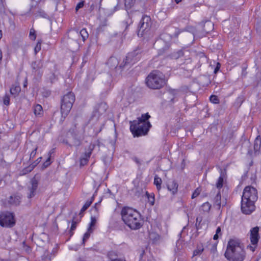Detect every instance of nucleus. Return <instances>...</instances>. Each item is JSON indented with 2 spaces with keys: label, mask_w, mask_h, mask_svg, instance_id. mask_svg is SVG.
Listing matches in <instances>:
<instances>
[{
  "label": "nucleus",
  "mask_w": 261,
  "mask_h": 261,
  "mask_svg": "<svg viewBox=\"0 0 261 261\" xmlns=\"http://www.w3.org/2000/svg\"><path fill=\"white\" fill-rule=\"evenodd\" d=\"M20 90H21V89L19 86L12 87L10 89V93L14 97H15L16 96H17L18 95Z\"/></svg>",
  "instance_id": "obj_29"
},
{
  "label": "nucleus",
  "mask_w": 261,
  "mask_h": 261,
  "mask_svg": "<svg viewBox=\"0 0 261 261\" xmlns=\"http://www.w3.org/2000/svg\"><path fill=\"white\" fill-rule=\"evenodd\" d=\"M34 167V166H29L24 168L21 171V175H25L30 172L33 169Z\"/></svg>",
  "instance_id": "obj_39"
},
{
  "label": "nucleus",
  "mask_w": 261,
  "mask_h": 261,
  "mask_svg": "<svg viewBox=\"0 0 261 261\" xmlns=\"http://www.w3.org/2000/svg\"><path fill=\"white\" fill-rule=\"evenodd\" d=\"M218 238H219V235L216 233L214 236V237H213L214 240H217Z\"/></svg>",
  "instance_id": "obj_63"
},
{
  "label": "nucleus",
  "mask_w": 261,
  "mask_h": 261,
  "mask_svg": "<svg viewBox=\"0 0 261 261\" xmlns=\"http://www.w3.org/2000/svg\"><path fill=\"white\" fill-rule=\"evenodd\" d=\"M89 5H90V9L91 10H93L95 8V7H96V6L92 2L91 3H91H89Z\"/></svg>",
  "instance_id": "obj_59"
},
{
  "label": "nucleus",
  "mask_w": 261,
  "mask_h": 261,
  "mask_svg": "<svg viewBox=\"0 0 261 261\" xmlns=\"http://www.w3.org/2000/svg\"><path fill=\"white\" fill-rule=\"evenodd\" d=\"M149 237L151 239L153 240L154 242H156L160 239V236L155 233H151L149 234Z\"/></svg>",
  "instance_id": "obj_41"
},
{
  "label": "nucleus",
  "mask_w": 261,
  "mask_h": 261,
  "mask_svg": "<svg viewBox=\"0 0 261 261\" xmlns=\"http://www.w3.org/2000/svg\"><path fill=\"white\" fill-rule=\"evenodd\" d=\"M146 195L148 196V200H149V202L150 204L151 205H153L154 204V196H149V194L147 193H146Z\"/></svg>",
  "instance_id": "obj_49"
},
{
  "label": "nucleus",
  "mask_w": 261,
  "mask_h": 261,
  "mask_svg": "<svg viewBox=\"0 0 261 261\" xmlns=\"http://www.w3.org/2000/svg\"><path fill=\"white\" fill-rule=\"evenodd\" d=\"M125 7L127 9H130L135 4L136 0H124Z\"/></svg>",
  "instance_id": "obj_36"
},
{
  "label": "nucleus",
  "mask_w": 261,
  "mask_h": 261,
  "mask_svg": "<svg viewBox=\"0 0 261 261\" xmlns=\"http://www.w3.org/2000/svg\"><path fill=\"white\" fill-rule=\"evenodd\" d=\"M202 78L203 80H205L206 81V83L205 84H204V85H208L209 84L211 83V81H210V78H209V77L208 76H207V75H203L202 76Z\"/></svg>",
  "instance_id": "obj_55"
},
{
  "label": "nucleus",
  "mask_w": 261,
  "mask_h": 261,
  "mask_svg": "<svg viewBox=\"0 0 261 261\" xmlns=\"http://www.w3.org/2000/svg\"><path fill=\"white\" fill-rule=\"evenodd\" d=\"M118 61L117 59L114 57H111L108 61L107 64L111 68H115L118 65Z\"/></svg>",
  "instance_id": "obj_21"
},
{
  "label": "nucleus",
  "mask_w": 261,
  "mask_h": 261,
  "mask_svg": "<svg viewBox=\"0 0 261 261\" xmlns=\"http://www.w3.org/2000/svg\"><path fill=\"white\" fill-rule=\"evenodd\" d=\"M71 138L69 139L68 141H67L66 143L68 144L69 142L70 143L69 144L70 146H79L81 145L82 141L83 140V138L81 135L79 134V133H76L75 132H73L71 133Z\"/></svg>",
  "instance_id": "obj_11"
},
{
  "label": "nucleus",
  "mask_w": 261,
  "mask_h": 261,
  "mask_svg": "<svg viewBox=\"0 0 261 261\" xmlns=\"http://www.w3.org/2000/svg\"><path fill=\"white\" fill-rule=\"evenodd\" d=\"M84 5V1H82V2H81L80 3H79L76 7H75V10L76 11H78L79 9L82 8V7H83Z\"/></svg>",
  "instance_id": "obj_52"
},
{
  "label": "nucleus",
  "mask_w": 261,
  "mask_h": 261,
  "mask_svg": "<svg viewBox=\"0 0 261 261\" xmlns=\"http://www.w3.org/2000/svg\"><path fill=\"white\" fill-rule=\"evenodd\" d=\"M187 30L188 31V32H191L193 35V36L194 37L195 35V29L192 27H188L187 29Z\"/></svg>",
  "instance_id": "obj_56"
},
{
  "label": "nucleus",
  "mask_w": 261,
  "mask_h": 261,
  "mask_svg": "<svg viewBox=\"0 0 261 261\" xmlns=\"http://www.w3.org/2000/svg\"><path fill=\"white\" fill-rule=\"evenodd\" d=\"M245 96L244 94L240 95L236 99L235 101V105L237 107H240L245 100Z\"/></svg>",
  "instance_id": "obj_32"
},
{
  "label": "nucleus",
  "mask_w": 261,
  "mask_h": 261,
  "mask_svg": "<svg viewBox=\"0 0 261 261\" xmlns=\"http://www.w3.org/2000/svg\"><path fill=\"white\" fill-rule=\"evenodd\" d=\"M21 196L18 194H14L10 196L8 202L9 203L15 205L17 206L19 205L20 203Z\"/></svg>",
  "instance_id": "obj_17"
},
{
  "label": "nucleus",
  "mask_w": 261,
  "mask_h": 261,
  "mask_svg": "<svg viewBox=\"0 0 261 261\" xmlns=\"http://www.w3.org/2000/svg\"><path fill=\"white\" fill-rule=\"evenodd\" d=\"M78 35H80L82 37L83 41H85L86 39L88 37L89 34L86 29H83L80 32V34L76 32Z\"/></svg>",
  "instance_id": "obj_31"
},
{
  "label": "nucleus",
  "mask_w": 261,
  "mask_h": 261,
  "mask_svg": "<svg viewBox=\"0 0 261 261\" xmlns=\"http://www.w3.org/2000/svg\"><path fill=\"white\" fill-rule=\"evenodd\" d=\"M220 176H219L216 183V187L219 189H221L223 187L224 184V179L226 175L225 170H223L222 169H220Z\"/></svg>",
  "instance_id": "obj_19"
},
{
  "label": "nucleus",
  "mask_w": 261,
  "mask_h": 261,
  "mask_svg": "<svg viewBox=\"0 0 261 261\" xmlns=\"http://www.w3.org/2000/svg\"><path fill=\"white\" fill-rule=\"evenodd\" d=\"M202 221V217L201 216H198L196 218L195 226L197 230L201 228V222Z\"/></svg>",
  "instance_id": "obj_38"
},
{
  "label": "nucleus",
  "mask_w": 261,
  "mask_h": 261,
  "mask_svg": "<svg viewBox=\"0 0 261 261\" xmlns=\"http://www.w3.org/2000/svg\"><path fill=\"white\" fill-rule=\"evenodd\" d=\"M221 227H218L217 229H216V233L217 234H220V235H221Z\"/></svg>",
  "instance_id": "obj_58"
},
{
  "label": "nucleus",
  "mask_w": 261,
  "mask_h": 261,
  "mask_svg": "<svg viewBox=\"0 0 261 261\" xmlns=\"http://www.w3.org/2000/svg\"><path fill=\"white\" fill-rule=\"evenodd\" d=\"M146 84L150 89H159L165 84V76L159 71H153L147 76Z\"/></svg>",
  "instance_id": "obj_4"
},
{
  "label": "nucleus",
  "mask_w": 261,
  "mask_h": 261,
  "mask_svg": "<svg viewBox=\"0 0 261 261\" xmlns=\"http://www.w3.org/2000/svg\"><path fill=\"white\" fill-rule=\"evenodd\" d=\"M16 223L13 213L6 211L0 213V225L4 227L11 228Z\"/></svg>",
  "instance_id": "obj_8"
},
{
  "label": "nucleus",
  "mask_w": 261,
  "mask_h": 261,
  "mask_svg": "<svg viewBox=\"0 0 261 261\" xmlns=\"http://www.w3.org/2000/svg\"><path fill=\"white\" fill-rule=\"evenodd\" d=\"M43 66V63L41 60H38L35 61H34L31 64V67L33 70L35 72L39 71L40 69L42 68Z\"/></svg>",
  "instance_id": "obj_20"
},
{
  "label": "nucleus",
  "mask_w": 261,
  "mask_h": 261,
  "mask_svg": "<svg viewBox=\"0 0 261 261\" xmlns=\"http://www.w3.org/2000/svg\"><path fill=\"white\" fill-rule=\"evenodd\" d=\"M224 255L229 261H243L245 258V251L239 241L232 239L228 243Z\"/></svg>",
  "instance_id": "obj_3"
},
{
  "label": "nucleus",
  "mask_w": 261,
  "mask_h": 261,
  "mask_svg": "<svg viewBox=\"0 0 261 261\" xmlns=\"http://www.w3.org/2000/svg\"><path fill=\"white\" fill-rule=\"evenodd\" d=\"M121 215L123 221L130 229H138L142 226L141 216L137 211L129 207H124L121 210Z\"/></svg>",
  "instance_id": "obj_2"
},
{
  "label": "nucleus",
  "mask_w": 261,
  "mask_h": 261,
  "mask_svg": "<svg viewBox=\"0 0 261 261\" xmlns=\"http://www.w3.org/2000/svg\"><path fill=\"white\" fill-rule=\"evenodd\" d=\"M37 150V147H36L30 153V159L34 158L36 154V151Z\"/></svg>",
  "instance_id": "obj_57"
},
{
  "label": "nucleus",
  "mask_w": 261,
  "mask_h": 261,
  "mask_svg": "<svg viewBox=\"0 0 261 261\" xmlns=\"http://www.w3.org/2000/svg\"><path fill=\"white\" fill-rule=\"evenodd\" d=\"M31 186L28 187L29 193H28V198L31 199L35 196L36 192L38 186V181L35 177L32 179Z\"/></svg>",
  "instance_id": "obj_14"
},
{
  "label": "nucleus",
  "mask_w": 261,
  "mask_h": 261,
  "mask_svg": "<svg viewBox=\"0 0 261 261\" xmlns=\"http://www.w3.org/2000/svg\"><path fill=\"white\" fill-rule=\"evenodd\" d=\"M226 204V199L221 200V196L220 191L218 192L214 199V206L217 209L220 210L221 207H224Z\"/></svg>",
  "instance_id": "obj_15"
},
{
  "label": "nucleus",
  "mask_w": 261,
  "mask_h": 261,
  "mask_svg": "<svg viewBox=\"0 0 261 261\" xmlns=\"http://www.w3.org/2000/svg\"><path fill=\"white\" fill-rule=\"evenodd\" d=\"M210 100L211 102L217 104L219 103V99L218 98L217 96L215 95H212L210 97Z\"/></svg>",
  "instance_id": "obj_40"
},
{
  "label": "nucleus",
  "mask_w": 261,
  "mask_h": 261,
  "mask_svg": "<svg viewBox=\"0 0 261 261\" xmlns=\"http://www.w3.org/2000/svg\"><path fill=\"white\" fill-rule=\"evenodd\" d=\"M178 184L174 179H170L168 181L167 187L168 190L172 192L173 194L176 193L178 189Z\"/></svg>",
  "instance_id": "obj_16"
},
{
  "label": "nucleus",
  "mask_w": 261,
  "mask_h": 261,
  "mask_svg": "<svg viewBox=\"0 0 261 261\" xmlns=\"http://www.w3.org/2000/svg\"><path fill=\"white\" fill-rule=\"evenodd\" d=\"M221 67V64L219 62H217L216 66L214 69V72L215 74H216L220 70Z\"/></svg>",
  "instance_id": "obj_54"
},
{
  "label": "nucleus",
  "mask_w": 261,
  "mask_h": 261,
  "mask_svg": "<svg viewBox=\"0 0 261 261\" xmlns=\"http://www.w3.org/2000/svg\"><path fill=\"white\" fill-rule=\"evenodd\" d=\"M150 118V116L148 113L142 114L140 117L138 118L137 120H134L132 123H137L138 124H145L146 123H150L148 119Z\"/></svg>",
  "instance_id": "obj_18"
},
{
  "label": "nucleus",
  "mask_w": 261,
  "mask_h": 261,
  "mask_svg": "<svg viewBox=\"0 0 261 261\" xmlns=\"http://www.w3.org/2000/svg\"><path fill=\"white\" fill-rule=\"evenodd\" d=\"M50 164V158L48 157L46 161L43 164V166L44 168H47Z\"/></svg>",
  "instance_id": "obj_51"
},
{
  "label": "nucleus",
  "mask_w": 261,
  "mask_h": 261,
  "mask_svg": "<svg viewBox=\"0 0 261 261\" xmlns=\"http://www.w3.org/2000/svg\"><path fill=\"white\" fill-rule=\"evenodd\" d=\"M153 183L156 186L158 190L160 191L161 189V184L162 183V179L157 175H155L154 178Z\"/></svg>",
  "instance_id": "obj_28"
},
{
  "label": "nucleus",
  "mask_w": 261,
  "mask_h": 261,
  "mask_svg": "<svg viewBox=\"0 0 261 261\" xmlns=\"http://www.w3.org/2000/svg\"><path fill=\"white\" fill-rule=\"evenodd\" d=\"M132 160L138 165V166H140L141 165V162L137 157H133Z\"/></svg>",
  "instance_id": "obj_53"
},
{
  "label": "nucleus",
  "mask_w": 261,
  "mask_h": 261,
  "mask_svg": "<svg viewBox=\"0 0 261 261\" xmlns=\"http://www.w3.org/2000/svg\"><path fill=\"white\" fill-rule=\"evenodd\" d=\"M43 112L42 107L40 105H36L34 109V113L36 116H41Z\"/></svg>",
  "instance_id": "obj_30"
},
{
  "label": "nucleus",
  "mask_w": 261,
  "mask_h": 261,
  "mask_svg": "<svg viewBox=\"0 0 261 261\" xmlns=\"http://www.w3.org/2000/svg\"><path fill=\"white\" fill-rule=\"evenodd\" d=\"M258 199L257 190L251 186H246L243 192L241 210L243 213L249 215L255 209V202Z\"/></svg>",
  "instance_id": "obj_1"
},
{
  "label": "nucleus",
  "mask_w": 261,
  "mask_h": 261,
  "mask_svg": "<svg viewBox=\"0 0 261 261\" xmlns=\"http://www.w3.org/2000/svg\"><path fill=\"white\" fill-rule=\"evenodd\" d=\"M133 21H132V19L130 18L129 16L128 15V18L124 21L123 22V23L126 25L125 26V30L127 29V28H128V27L132 23Z\"/></svg>",
  "instance_id": "obj_45"
},
{
  "label": "nucleus",
  "mask_w": 261,
  "mask_h": 261,
  "mask_svg": "<svg viewBox=\"0 0 261 261\" xmlns=\"http://www.w3.org/2000/svg\"><path fill=\"white\" fill-rule=\"evenodd\" d=\"M96 191L95 192L94 194H93V196L91 197L90 200H88L85 202V204L83 205V207L82 208V209L81 210V213L85 211L91 204V203H92V202L94 200V195H95V194L96 193Z\"/></svg>",
  "instance_id": "obj_24"
},
{
  "label": "nucleus",
  "mask_w": 261,
  "mask_h": 261,
  "mask_svg": "<svg viewBox=\"0 0 261 261\" xmlns=\"http://www.w3.org/2000/svg\"><path fill=\"white\" fill-rule=\"evenodd\" d=\"M112 253H113L112 252H110V253L108 254V256H109V258H110L112 260V259H115V258H114V256L111 257V256H112Z\"/></svg>",
  "instance_id": "obj_62"
},
{
  "label": "nucleus",
  "mask_w": 261,
  "mask_h": 261,
  "mask_svg": "<svg viewBox=\"0 0 261 261\" xmlns=\"http://www.w3.org/2000/svg\"><path fill=\"white\" fill-rule=\"evenodd\" d=\"M94 147H95V145L93 144L90 143V145H89L88 150L85 151L83 156L89 159L91 155L92 150H93Z\"/></svg>",
  "instance_id": "obj_23"
},
{
  "label": "nucleus",
  "mask_w": 261,
  "mask_h": 261,
  "mask_svg": "<svg viewBox=\"0 0 261 261\" xmlns=\"http://www.w3.org/2000/svg\"><path fill=\"white\" fill-rule=\"evenodd\" d=\"M200 193V190L199 188H197L192 195V198L194 199L197 197Z\"/></svg>",
  "instance_id": "obj_48"
},
{
  "label": "nucleus",
  "mask_w": 261,
  "mask_h": 261,
  "mask_svg": "<svg viewBox=\"0 0 261 261\" xmlns=\"http://www.w3.org/2000/svg\"><path fill=\"white\" fill-rule=\"evenodd\" d=\"M30 37L31 39L34 40L36 39L35 31L33 29H31L30 32Z\"/></svg>",
  "instance_id": "obj_50"
},
{
  "label": "nucleus",
  "mask_w": 261,
  "mask_h": 261,
  "mask_svg": "<svg viewBox=\"0 0 261 261\" xmlns=\"http://www.w3.org/2000/svg\"><path fill=\"white\" fill-rule=\"evenodd\" d=\"M184 56V51L180 49L176 52L172 53L170 55V57L172 59H178Z\"/></svg>",
  "instance_id": "obj_25"
},
{
  "label": "nucleus",
  "mask_w": 261,
  "mask_h": 261,
  "mask_svg": "<svg viewBox=\"0 0 261 261\" xmlns=\"http://www.w3.org/2000/svg\"><path fill=\"white\" fill-rule=\"evenodd\" d=\"M76 227V222L74 221V220H72L71 226L70 230V236H72L73 233L72 232L73 230H74Z\"/></svg>",
  "instance_id": "obj_46"
},
{
  "label": "nucleus",
  "mask_w": 261,
  "mask_h": 261,
  "mask_svg": "<svg viewBox=\"0 0 261 261\" xmlns=\"http://www.w3.org/2000/svg\"><path fill=\"white\" fill-rule=\"evenodd\" d=\"M211 208V204L208 202H206L201 205V210L205 213H208Z\"/></svg>",
  "instance_id": "obj_34"
},
{
  "label": "nucleus",
  "mask_w": 261,
  "mask_h": 261,
  "mask_svg": "<svg viewBox=\"0 0 261 261\" xmlns=\"http://www.w3.org/2000/svg\"><path fill=\"white\" fill-rule=\"evenodd\" d=\"M130 123V130L135 137L146 135L151 126L150 123L145 124L134 123L132 122Z\"/></svg>",
  "instance_id": "obj_7"
},
{
  "label": "nucleus",
  "mask_w": 261,
  "mask_h": 261,
  "mask_svg": "<svg viewBox=\"0 0 261 261\" xmlns=\"http://www.w3.org/2000/svg\"><path fill=\"white\" fill-rule=\"evenodd\" d=\"M93 232V231H88V229H87V232L84 234L83 238V242L82 244L84 245L85 244L86 241L89 238L90 234Z\"/></svg>",
  "instance_id": "obj_37"
},
{
  "label": "nucleus",
  "mask_w": 261,
  "mask_h": 261,
  "mask_svg": "<svg viewBox=\"0 0 261 261\" xmlns=\"http://www.w3.org/2000/svg\"><path fill=\"white\" fill-rule=\"evenodd\" d=\"M258 137L259 136L257 137L254 141V149L255 152L259 151L260 148L261 141L260 139H258Z\"/></svg>",
  "instance_id": "obj_33"
},
{
  "label": "nucleus",
  "mask_w": 261,
  "mask_h": 261,
  "mask_svg": "<svg viewBox=\"0 0 261 261\" xmlns=\"http://www.w3.org/2000/svg\"><path fill=\"white\" fill-rule=\"evenodd\" d=\"M165 36H166L165 34L162 35L161 38L160 39H158V40H156L155 43V45L157 47H158L159 46H162V45L163 46V47H161L158 49L160 54H162L166 50H167L170 46L169 43L168 42L165 41L163 39V38H165Z\"/></svg>",
  "instance_id": "obj_12"
},
{
  "label": "nucleus",
  "mask_w": 261,
  "mask_h": 261,
  "mask_svg": "<svg viewBox=\"0 0 261 261\" xmlns=\"http://www.w3.org/2000/svg\"><path fill=\"white\" fill-rule=\"evenodd\" d=\"M144 252H145L144 250H143L142 253L140 254V260L139 261H142V258L143 257V255L144 254Z\"/></svg>",
  "instance_id": "obj_61"
},
{
  "label": "nucleus",
  "mask_w": 261,
  "mask_h": 261,
  "mask_svg": "<svg viewBox=\"0 0 261 261\" xmlns=\"http://www.w3.org/2000/svg\"><path fill=\"white\" fill-rule=\"evenodd\" d=\"M108 108V106L105 102H101L98 103L94 107V111L91 117V120L97 121L100 115L105 113Z\"/></svg>",
  "instance_id": "obj_10"
},
{
  "label": "nucleus",
  "mask_w": 261,
  "mask_h": 261,
  "mask_svg": "<svg viewBox=\"0 0 261 261\" xmlns=\"http://www.w3.org/2000/svg\"><path fill=\"white\" fill-rule=\"evenodd\" d=\"M257 76H258L260 80H261V72L257 73L256 74Z\"/></svg>",
  "instance_id": "obj_64"
},
{
  "label": "nucleus",
  "mask_w": 261,
  "mask_h": 261,
  "mask_svg": "<svg viewBox=\"0 0 261 261\" xmlns=\"http://www.w3.org/2000/svg\"><path fill=\"white\" fill-rule=\"evenodd\" d=\"M204 250L203 246L202 244L197 245L196 249L193 251V256L200 255Z\"/></svg>",
  "instance_id": "obj_27"
},
{
  "label": "nucleus",
  "mask_w": 261,
  "mask_h": 261,
  "mask_svg": "<svg viewBox=\"0 0 261 261\" xmlns=\"http://www.w3.org/2000/svg\"><path fill=\"white\" fill-rule=\"evenodd\" d=\"M75 101V95L71 92H68L63 96L61 104L62 117L65 118L70 111Z\"/></svg>",
  "instance_id": "obj_6"
},
{
  "label": "nucleus",
  "mask_w": 261,
  "mask_h": 261,
  "mask_svg": "<svg viewBox=\"0 0 261 261\" xmlns=\"http://www.w3.org/2000/svg\"><path fill=\"white\" fill-rule=\"evenodd\" d=\"M259 228L258 226L254 227L252 228L250 232V241L253 245H257L258 240L260 238L259 236Z\"/></svg>",
  "instance_id": "obj_13"
},
{
  "label": "nucleus",
  "mask_w": 261,
  "mask_h": 261,
  "mask_svg": "<svg viewBox=\"0 0 261 261\" xmlns=\"http://www.w3.org/2000/svg\"><path fill=\"white\" fill-rule=\"evenodd\" d=\"M96 222V219L94 217H91V222L89 224V227L88 228V231H93L94 230V227L95 225Z\"/></svg>",
  "instance_id": "obj_35"
},
{
  "label": "nucleus",
  "mask_w": 261,
  "mask_h": 261,
  "mask_svg": "<svg viewBox=\"0 0 261 261\" xmlns=\"http://www.w3.org/2000/svg\"><path fill=\"white\" fill-rule=\"evenodd\" d=\"M4 104L8 106L10 105V97L8 94H6L3 98Z\"/></svg>",
  "instance_id": "obj_44"
},
{
  "label": "nucleus",
  "mask_w": 261,
  "mask_h": 261,
  "mask_svg": "<svg viewBox=\"0 0 261 261\" xmlns=\"http://www.w3.org/2000/svg\"><path fill=\"white\" fill-rule=\"evenodd\" d=\"M41 42L38 41L34 48L35 54L36 55L41 50Z\"/></svg>",
  "instance_id": "obj_43"
},
{
  "label": "nucleus",
  "mask_w": 261,
  "mask_h": 261,
  "mask_svg": "<svg viewBox=\"0 0 261 261\" xmlns=\"http://www.w3.org/2000/svg\"><path fill=\"white\" fill-rule=\"evenodd\" d=\"M1 1V4H0V13L1 14H5V4L4 3V2L3 0H0Z\"/></svg>",
  "instance_id": "obj_42"
},
{
  "label": "nucleus",
  "mask_w": 261,
  "mask_h": 261,
  "mask_svg": "<svg viewBox=\"0 0 261 261\" xmlns=\"http://www.w3.org/2000/svg\"><path fill=\"white\" fill-rule=\"evenodd\" d=\"M151 24L150 17L147 15L143 16L138 25V35L142 36L146 32H148Z\"/></svg>",
  "instance_id": "obj_9"
},
{
  "label": "nucleus",
  "mask_w": 261,
  "mask_h": 261,
  "mask_svg": "<svg viewBox=\"0 0 261 261\" xmlns=\"http://www.w3.org/2000/svg\"><path fill=\"white\" fill-rule=\"evenodd\" d=\"M144 54L145 52L143 49L141 47L138 46L135 50L127 54L125 60L120 64V68H124L127 66L133 65L138 62Z\"/></svg>",
  "instance_id": "obj_5"
},
{
  "label": "nucleus",
  "mask_w": 261,
  "mask_h": 261,
  "mask_svg": "<svg viewBox=\"0 0 261 261\" xmlns=\"http://www.w3.org/2000/svg\"><path fill=\"white\" fill-rule=\"evenodd\" d=\"M211 29H213V24L210 21L205 22L203 26V31L207 33L211 31Z\"/></svg>",
  "instance_id": "obj_26"
},
{
  "label": "nucleus",
  "mask_w": 261,
  "mask_h": 261,
  "mask_svg": "<svg viewBox=\"0 0 261 261\" xmlns=\"http://www.w3.org/2000/svg\"><path fill=\"white\" fill-rule=\"evenodd\" d=\"M100 202V201H99V202H98V203H95V205H94V207H93V209H94L96 212H97V211H98V209H97V205L98 204H99V203Z\"/></svg>",
  "instance_id": "obj_60"
},
{
  "label": "nucleus",
  "mask_w": 261,
  "mask_h": 261,
  "mask_svg": "<svg viewBox=\"0 0 261 261\" xmlns=\"http://www.w3.org/2000/svg\"><path fill=\"white\" fill-rule=\"evenodd\" d=\"M35 17H41L46 19H49V16L43 10L40 9L35 13Z\"/></svg>",
  "instance_id": "obj_22"
},
{
  "label": "nucleus",
  "mask_w": 261,
  "mask_h": 261,
  "mask_svg": "<svg viewBox=\"0 0 261 261\" xmlns=\"http://www.w3.org/2000/svg\"><path fill=\"white\" fill-rule=\"evenodd\" d=\"M88 159L84 157V156H82L81 158V160H80V164L81 166H84L86 164H87L88 161Z\"/></svg>",
  "instance_id": "obj_47"
}]
</instances>
